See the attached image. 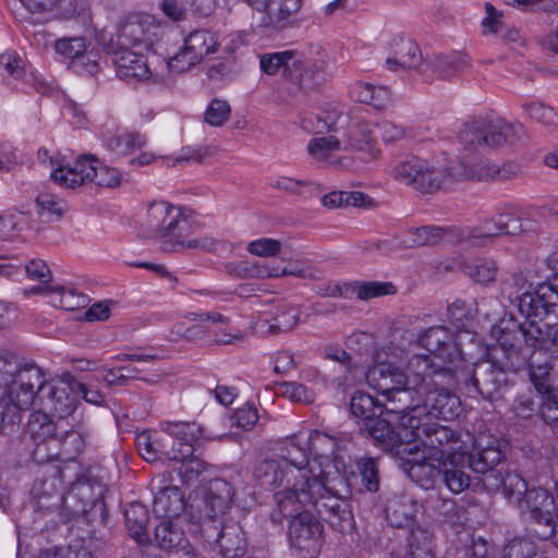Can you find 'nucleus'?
<instances>
[{
  "mask_svg": "<svg viewBox=\"0 0 558 558\" xmlns=\"http://www.w3.org/2000/svg\"><path fill=\"white\" fill-rule=\"evenodd\" d=\"M351 436L313 430L287 438L280 449V461L295 477L293 488L303 490L322 476L327 469L345 470L351 462Z\"/></svg>",
  "mask_w": 558,
  "mask_h": 558,
  "instance_id": "1",
  "label": "nucleus"
},
{
  "mask_svg": "<svg viewBox=\"0 0 558 558\" xmlns=\"http://www.w3.org/2000/svg\"><path fill=\"white\" fill-rule=\"evenodd\" d=\"M233 497L234 489L229 482L214 478L192 498L191 518L199 525L204 539L218 548L222 558H256L245 557L247 545L241 526L223 521Z\"/></svg>",
  "mask_w": 558,
  "mask_h": 558,
  "instance_id": "2",
  "label": "nucleus"
},
{
  "mask_svg": "<svg viewBox=\"0 0 558 558\" xmlns=\"http://www.w3.org/2000/svg\"><path fill=\"white\" fill-rule=\"evenodd\" d=\"M432 365L423 360H414L412 383L417 386L415 402L403 415L432 416V418L451 420L458 416L460 399L453 390L461 386L458 369L446 371L444 367L428 373Z\"/></svg>",
  "mask_w": 558,
  "mask_h": 558,
  "instance_id": "3",
  "label": "nucleus"
},
{
  "mask_svg": "<svg viewBox=\"0 0 558 558\" xmlns=\"http://www.w3.org/2000/svg\"><path fill=\"white\" fill-rule=\"evenodd\" d=\"M554 325H545V329L536 320L519 323L512 317H502L490 330L497 345L490 349L489 355L499 364L508 368L520 367L536 347L558 342L549 335Z\"/></svg>",
  "mask_w": 558,
  "mask_h": 558,
  "instance_id": "4",
  "label": "nucleus"
},
{
  "mask_svg": "<svg viewBox=\"0 0 558 558\" xmlns=\"http://www.w3.org/2000/svg\"><path fill=\"white\" fill-rule=\"evenodd\" d=\"M74 377L65 375L59 380L47 381L40 367L33 363L23 364L13 387L19 395L28 392L29 403L25 411L40 408L50 411L59 418L69 416L77 405V398L72 387Z\"/></svg>",
  "mask_w": 558,
  "mask_h": 558,
  "instance_id": "5",
  "label": "nucleus"
},
{
  "mask_svg": "<svg viewBox=\"0 0 558 558\" xmlns=\"http://www.w3.org/2000/svg\"><path fill=\"white\" fill-rule=\"evenodd\" d=\"M146 228L156 236L163 239L162 250L178 252L184 248L216 252L221 242L210 238L186 239L189 221L179 207L166 202H153L147 208Z\"/></svg>",
  "mask_w": 558,
  "mask_h": 558,
  "instance_id": "6",
  "label": "nucleus"
},
{
  "mask_svg": "<svg viewBox=\"0 0 558 558\" xmlns=\"http://www.w3.org/2000/svg\"><path fill=\"white\" fill-rule=\"evenodd\" d=\"M416 359L427 362L424 357L411 356L408 360V374H405L393 362L383 360L381 354L377 352L375 364L366 373V380L369 387L384 396L387 402L391 403V407L387 410L401 414V416L409 411L417 397L416 389L418 385L412 383L414 377L412 363Z\"/></svg>",
  "mask_w": 558,
  "mask_h": 558,
  "instance_id": "7",
  "label": "nucleus"
},
{
  "mask_svg": "<svg viewBox=\"0 0 558 558\" xmlns=\"http://www.w3.org/2000/svg\"><path fill=\"white\" fill-rule=\"evenodd\" d=\"M347 470L327 469L322 476L311 483L300 496L313 508L320 519L331 527L344 533L353 526V514L349 502L338 495V486L343 483Z\"/></svg>",
  "mask_w": 558,
  "mask_h": 558,
  "instance_id": "8",
  "label": "nucleus"
},
{
  "mask_svg": "<svg viewBox=\"0 0 558 558\" xmlns=\"http://www.w3.org/2000/svg\"><path fill=\"white\" fill-rule=\"evenodd\" d=\"M302 499L300 492L295 489L279 490L275 494L280 514L290 518L288 537L291 547L301 551H316L322 543L323 524Z\"/></svg>",
  "mask_w": 558,
  "mask_h": 558,
  "instance_id": "9",
  "label": "nucleus"
},
{
  "mask_svg": "<svg viewBox=\"0 0 558 558\" xmlns=\"http://www.w3.org/2000/svg\"><path fill=\"white\" fill-rule=\"evenodd\" d=\"M432 418V416H401V423L408 428L405 436H410V448L412 452L420 446L430 450H437L442 456L459 454L471 446L472 434L462 430H454Z\"/></svg>",
  "mask_w": 558,
  "mask_h": 558,
  "instance_id": "10",
  "label": "nucleus"
},
{
  "mask_svg": "<svg viewBox=\"0 0 558 558\" xmlns=\"http://www.w3.org/2000/svg\"><path fill=\"white\" fill-rule=\"evenodd\" d=\"M555 488L557 499L556 522H554L551 515L555 508V498L544 488H527L522 498H519L518 507L530 535L543 541L551 538L553 544L558 548V482H556Z\"/></svg>",
  "mask_w": 558,
  "mask_h": 558,
  "instance_id": "11",
  "label": "nucleus"
},
{
  "mask_svg": "<svg viewBox=\"0 0 558 558\" xmlns=\"http://www.w3.org/2000/svg\"><path fill=\"white\" fill-rule=\"evenodd\" d=\"M447 158L438 157L432 160L423 159L414 155H407L398 160L391 170L392 177L414 189L430 193L439 189L448 187L449 175H459V172L447 173ZM458 169H452L457 171Z\"/></svg>",
  "mask_w": 558,
  "mask_h": 558,
  "instance_id": "12",
  "label": "nucleus"
},
{
  "mask_svg": "<svg viewBox=\"0 0 558 558\" xmlns=\"http://www.w3.org/2000/svg\"><path fill=\"white\" fill-rule=\"evenodd\" d=\"M325 61L312 60L301 51L286 50L260 58V69L268 75L282 71L283 75L301 88H313L324 80Z\"/></svg>",
  "mask_w": 558,
  "mask_h": 558,
  "instance_id": "13",
  "label": "nucleus"
},
{
  "mask_svg": "<svg viewBox=\"0 0 558 558\" xmlns=\"http://www.w3.org/2000/svg\"><path fill=\"white\" fill-rule=\"evenodd\" d=\"M50 177L60 186L66 189H75L87 183L114 189L122 180L121 172L117 168L105 165L93 155L81 156L72 165L58 166Z\"/></svg>",
  "mask_w": 558,
  "mask_h": 558,
  "instance_id": "14",
  "label": "nucleus"
},
{
  "mask_svg": "<svg viewBox=\"0 0 558 558\" xmlns=\"http://www.w3.org/2000/svg\"><path fill=\"white\" fill-rule=\"evenodd\" d=\"M525 136L521 123L502 119H480L466 123L459 133V142L465 149L477 150L482 147H502L514 145Z\"/></svg>",
  "mask_w": 558,
  "mask_h": 558,
  "instance_id": "15",
  "label": "nucleus"
},
{
  "mask_svg": "<svg viewBox=\"0 0 558 558\" xmlns=\"http://www.w3.org/2000/svg\"><path fill=\"white\" fill-rule=\"evenodd\" d=\"M415 343L427 351L424 354H413L427 360L432 365L428 373L445 368L456 371L463 364L462 353L457 335L442 325L432 326L417 332Z\"/></svg>",
  "mask_w": 558,
  "mask_h": 558,
  "instance_id": "16",
  "label": "nucleus"
},
{
  "mask_svg": "<svg viewBox=\"0 0 558 558\" xmlns=\"http://www.w3.org/2000/svg\"><path fill=\"white\" fill-rule=\"evenodd\" d=\"M505 365L497 366L490 362H483L475 366L464 362L458 368L461 386L468 393L477 392L485 400L495 401L501 397L507 386Z\"/></svg>",
  "mask_w": 558,
  "mask_h": 558,
  "instance_id": "17",
  "label": "nucleus"
},
{
  "mask_svg": "<svg viewBox=\"0 0 558 558\" xmlns=\"http://www.w3.org/2000/svg\"><path fill=\"white\" fill-rule=\"evenodd\" d=\"M462 452L450 454L444 462L436 466L424 458V461H415L410 468V475L412 477H420L426 475L429 480L440 477L441 482L453 494H460L469 488L471 484V476L466 473L465 468H469V462H462Z\"/></svg>",
  "mask_w": 558,
  "mask_h": 558,
  "instance_id": "18",
  "label": "nucleus"
},
{
  "mask_svg": "<svg viewBox=\"0 0 558 558\" xmlns=\"http://www.w3.org/2000/svg\"><path fill=\"white\" fill-rule=\"evenodd\" d=\"M447 173L451 174L452 169H458V175H449L448 187L456 181L472 179L482 182L488 181H510L517 179L521 174V167L513 161L502 162L501 165L495 163L487 159H481L471 166H465L459 159L447 158Z\"/></svg>",
  "mask_w": 558,
  "mask_h": 558,
  "instance_id": "19",
  "label": "nucleus"
},
{
  "mask_svg": "<svg viewBox=\"0 0 558 558\" xmlns=\"http://www.w3.org/2000/svg\"><path fill=\"white\" fill-rule=\"evenodd\" d=\"M162 33V27L150 16L131 15L119 25L116 37L109 44L117 48L149 50L159 41Z\"/></svg>",
  "mask_w": 558,
  "mask_h": 558,
  "instance_id": "20",
  "label": "nucleus"
},
{
  "mask_svg": "<svg viewBox=\"0 0 558 558\" xmlns=\"http://www.w3.org/2000/svg\"><path fill=\"white\" fill-rule=\"evenodd\" d=\"M218 47V38L215 33L206 29L193 31L185 37L179 52L167 61V68L175 73L189 71L207 56L215 53Z\"/></svg>",
  "mask_w": 558,
  "mask_h": 558,
  "instance_id": "21",
  "label": "nucleus"
},
{
  "mask_svg": "<svg viewBox=\"0 0 558 558\" xmlns=\"http://www.w3.org/2000/svg\"><path fill=\"white\" fill-rule=\"evenodd\" d=\"M160 429L170 436L173 441L166 451L167 459L191 458L195 451V442L205 438V430L196 422L165 421L159 424Z\"/></svg>",
  "mask_w": 558,
  "mask_h": 558,
  "instance_id": "22",
  "label": "nucleus"
},
{
  "mask_svg": "<svg viewBox=\"0 0 558 558\" xmlns=\"http://www.w3.org/2000/svg\"><path fill=\"white\" fill-rule=\"evenodd\" d=\"M510 302L527 320H542L553 307L558 305V290L550 284H538L534 292L509 293Z\"/></svg>",
  "mask_w": 558,
  "mask_h": 558,
  "instance_id": "23",
  "label": "nucleus"
},
{
  "mask_svg": "<svg viewBox=\"0 0 558 558\" xmlns=\"http://www.w3.org/2000/svg\"><path fill=\"white\" fill-rule=\"evenodd\" d=\"M400 421V430H397L386 418L376 416L363 423L362 430L366 432L375 442L386 451L395 452L396 454L412 453L410 448L411 438L405 436L408 429Z\"/></svg>",
  "mask_w": 558,
  "mask_h": 558,
  "instance_id": "24",
  "label": "nucleus"
},
{
  "mask_svg": "<svg viewBox=\"0 0 558 558\" xmlns=\"http://www.w3.org/2000/svg\"><path fill=\"white\" fill-rule=\"evenodd\" d=\"M108 52L112 57L117 75L126 83H136L157 77L150 70L143 51L128 48H117L113 44L108 45Z\"/></svg>",
  "mask_w": 558,
  "mask_h": 558,
  "instance_id": "25",
  "label": "nucleus"
},
{
  "mask_svg": "<svg viewBox=\"0 0 558 558\" xmlns=\"http://www.w3.org/2000/svg\"><path fill=\"white\" fill-rule=\"evenodd\" d=\"M505 458L497 440L486 439L484 436L474 438L472 435V442L470 447L462 451V462H469V468L476 473H481L486 477L492 471H499L496 466Z\"/></svg>",
  "mask_w": 558,
  "mask_h": 558,
  "instance_id": "26",
  "label": "nucleus"
},
{
  "mask_svg": "<svg viewBox=\"0 0 558 558\" xmlns=\"http://www.w3.org/2000/svg\"><path fill=\"white\" fill-rule=\"evenodd\" d=\"M62 481L63 473L58 465H44L41 477L35 480L31 490L32 497L36 500L34 507L38 510H50L62 505Z\"/></svg>",
  "mask_w": 558,
  "mask_h": 558,
  "instance_id": "27",
  "label": "nucleus"
},
{
  "mask_svg": "<svg viewBox=\"0 0 558 558\" xmlns=\"http://www.w3.org/2000/svg\"><path fill=\"white\" fill-rule=\"evenodd\" d=\"M104 498V486L98 482L80 478L74 482L62 497V506L71 515L87 513Z\"/></svg>",
  "mask_w": 558,
  "mask_h": 558,
  "instance_id": "28",
  "label": "nucleus"
},
{
  "mask_svg": "<svg viewBox=\"0 0 558 558\" xmlns=\"http://www.w3.org/2000/svg\"><path fill=\"white\" fill-rule=\"evenodd\" d=\"M317 293L331 298H351L355 294L357 299L367 301L373 298L395 294L396 288L391 282L354 281L343 284L328 283L324 287H318Z\"/></svg>",
  "mask_w": 558,
  "mask_h": 558,
  "instance_id": "29",
  "label": "nucleus"
},
{
  "mask_svg": "<svg viewBox=\"0 0 558 558\" xmlns=\"http://www.w3.org/2000/svg\"><path fill=\"white\" fill-rule=\"evenodd\" d=\"M185 319L175 324L172 332L190 341L204 339L213 327L228 322V317L218 312L190 313Z\"/></svg>",
  "mask_w": 558,
  "mask_h": 558,
  "instance_id": "30",
  "label": "nucleus"
},
{
  "mask_svg": "<svg viewBox=\"0 0 558 558\" xmlns=\"http://www.w3.org/2000/svg\"><path fill=\"white\" fill-rule=\"evenodd\" d=\"M521 230L519 218L511 211H504L484 221L481 228L468 231L461 240H490L502 234H517Z\"/></svg>",
  "mask_w": 558,
  "mask_h": 558,
  "instance_id": "31",
  "label": "nucleus"
},
{
  "mask_svg": "<svg viewBox=\"0 0 558 558\" xmlns=\"http://www.w3.org/2000/svg\"><path fill=\"white\" fill-rule=\"evenodd\" d=\"M483 486L489 492H501L509 500L517 504L527 489L525 480L517 472L500 469L483 477Z\"/></svg>",
  "mask_w": 558,
  "mask_h": 558,
  "instance_id": "32",
  "label": "nucleus"
},
{
  "mask_svg": "<svg viewBox=\"0 0 558 558\" xmlns=\"http://www.w3.org/2000/svg\"><path fill=\"white\" fill-rule=\"evenodd\" d=\"M254 478L260 487L268 489L293 488L295 477L280 460H264L254 470Z\"/></svg>",
  "mask_w": 558,
  "mask_h": 558,
  "instance_id": "33",
  "label": "nucleus"
},
{
  "mask_svg": "<svg viewBox=\"0 0 558 558\" xmlns=\"http://www.w3.org/2000/svg\"><path fill=\"white\" fill-rule=\"evenodd\" d=\"M54 50L58 54L71 59L75 66H82L89 74L99 69L92 52H86V41L83 37H64L56 40Z\"/></svg>",
  "mask_w": 558,
  "mask_h": 558,
  "instance_id": "34",
  "label": "nucleus"
},
{
  "mask_svg": "<svg viewBox=\"0 0 558 558\" xmlns=\"http://www.w3.org/2000/svg\"><path fill=\"white\" fill-rule=\"evenodd\" d=\"M434 533L425 525L410 529L402 558H436Z\"/></svg>",
  "mask_w": 558,
  "mask_h": 558,
  "instance_id": "35",
  "label": "nucleus"
},
{
  "mask_svg": "<svg viewBox=\"0 0 558 558\" xmlns=\"http://www.w3.org/2000/svg\"><path fill=\"white\" fill-rule=\"evenodd\" d=\"M386 65L390 71L402 68L418 70L422 74H426V61L423 62L420 47L411 39H401L397 44L393 56L386 60Z\"/></svg>",
  "mask_w": 558,
  "mask_h": 558,
  "instance_id": "36",
  "label": "nucleus"
},
{
  "mask_svg": "<svg viewBox=\"0 0 558 558\" xmlns=\"http://www.w3.org/2000/svg\"><path fill=\"white\" fill-rule=\"evenodd\" d=\"M186 508L187 504L184 500L183 494L175 486L161 488L156 494L153 502L155 515L163 518V520L178 518ZM189 508L191 509V504Z\"/></svg>",
  "mask_w": 558,
  "mask_h": 558,
  "instance_id": "37",
  "label": "nucleus"
},
{
  "mask_svg": "<svg viewBox=\"0 0 558 558\" xmlns=\"http://www.w3.org/2000/svg\"><path fill=\"white\" fill-rule=\"evenodd\" d=\"M350 95L355 101L366 104L377 110L387 109L392 104L390 89L383 85L355 82L350 87Z\"/></svg>",
  "mask_w": 558,
  "mask_h": 558,
  "instance_id": "38",
  "label": "nucleus"
},
{
  "mask_svg": "<svg viewBox=\"0 0 558 558\" xmlns=\"http://www.w3.org/2000/svg\"><path fill=\"white\" fill-rule=\"evenodd\" d=\"M28 392L19 395L13 387H9L4 395L0 397V435L5 425H13L21 420V413L25 412V407L29 403Z\"/></svg>",
  "mask_w": 558,
  "mask_h": 558,
  "instance_id": "39",
  "label": "nucleus"
},
{
  "mask_svg": "<svg viewBox=\"0 0 558 558\" xmlns=\"http://www.w3.org/2000/svg\"><path fill=\"white\" fill-rule=\"evenodd\" d=\"M423 506L408 496H395L388 500L386 515L391 525L402 527L409 525Z\"/></svg>",
  "mask_w": 558,
  "mask_h": 558,
  "instance_id": "40",
  "label": "nucleus"
},
{
  "mask_svg": "<svg viewBox=\"0 0 558 558\" xmlns=\"http://www.w3.org/2000/svg\"><path fill=\"white\" fill-rule=\"evenodd\" d=\"M469 66L464 54H438L426 61V73L430 70L438 78H450Z\"/></svg>",
  "mask_w": 558,
  "mask_h": 558,
  "instance_id": "41",
  "label": "nucleus"
},
{
  "mask_svg": "<svg viewBox=\"0 0 558 558\" xmlns=\"http://www.w3.org/2000/svg\"><path fill=\"white\" fill-rule=\"evenodd\" d=\"M459 268L473 281L480 284H489L495 281L498 274V266L494 259L477 257L460 263Z\"/></svg>",
  "mask_w": 558,
  "mask_h": 558,
  "instance_id": "42",
  "label": "nucleus"
},
{
  "mask_svg": "<svg viewBox=\"0 0 558 558\" xmlns=\"http://www.w3.org/2000/svg\"><path fill=\"white\" fill-rule=\"evenodd\" d=\"M124 520L130 535L140 544L148 538L147 524L149 521L147 509L140 502L129 505L124 510Z\"/></svg>",
  "mask_w": 558,
  "mask_h": 558,
  "instance_id": "43",
  "label": "nucleus"
},
{
  "mask_svg": "<svg viewBox=\"0 0 558 558\" xmlns=\"http://www.w3.org/2000/svg\"><path fill=\"white\" fill-rule=\"evenodd\" d=\"M60 456L66 460H74L85 448V440L81 433L64 428L61 423L58 434L50 441Z\"/></svg>",
  "mask_w": 558,
  "mask_h": 558,
  "instance_id": "44",
  "label": "nucleus"
},
{
  "mask_svg": "<svg viewBox=\"0 0 558 558\" xmlns=\"http://www.w3.org/2000/svg\"><path fill=\"white\" fill-rule=\"evenodd\" d=\"M33 412L27 423V433L33 441L49 440L54 438L60 429L61 423H54L45 412L44 409Z\"/></svg>",
  "mask_w": 558,
  "mask_h": 558,
  "instance_id": "45",
  "label": "nucleus"
},
{
  "mask_svg": "<svg viewBox=\"0 0 558 558\" xmlns=\"http://www.w3.org/2000/svg\"><path fill=\"white\" fill-rule=\"evenodd\" d=\"M226 271L239 279H267L277 274L270 272V266L260 262L235 260L225 265Z\"/></svg>",
  "mask_w": 558,
  "mask_h": 558,
  "instance_id": "46",
  "label": "nucleus"
},
{
  "mask_svg": "<svg viewBox=\"0 0 558 558\" xmlns=\"http://www.w3.org/2000/svg\"><path fill=\"white\" fill-rule=\"evenodd\" d=\"M146 142V137L141 133L130 132L107 138L106 146L116 156L124 157L134 154L137 149L143 148Z\"/></svg>",
  "mask_w": 558,
  "mask_h": 558,
  "instance_id": "47",
  "label": "nucleus"
},
{
  "mask_svg": "<svg viewBox=\"0 0 558 558\" xmlns=\"http://www.w3.org/2000/svg\"><path fill=\"white\" fill-rule=\"evenodd\" d=\"M155 541L158 547L169 551L183 548L186 542L183 531L171 520H162L155 527Z\"/></svg>",
  "mask_w": 558,
  "mask_h": 558,
  "instance_id": "48",
  "label": "nucleus"
},
{
  "mask_svg": "<svg viewBox=\"0 0 558 558\" xmlns=\"http://www.w3.org/2000/svg\"><path fill=\"white\" fill-rule=\"evenodd\" d=\"M348 145L352 149L366 153L369 158H375L378 154L375 136L367 123H360L350 131Z\"/></svg>",
  "mask_w": 558,
  "mask_h": 558,
  "instance_id": "49",
  "label": "nucleus"
},
{
  "mask_svg": "<svg viewBox=\"0 0 558 558\" xmlns=\"http://www.w3.org/2000/svg\"><path fill=\"white\" fill-rule=\"evenodd\" d=\"M135 445L142 458L148 462L156 461L159 456L166 457V451L169 450V447L149 430L137 434Z\"/></svg>",
  "mask_w": 558,
  "mask_h": 558,
  "instance_id": "50",
  "label": "nucleus"
},
{
  "mask_svg": "<svg viewBox=\"0 0 558 558\" xmlns=\"http://www.w3.org/2000/svg\"><path fill=\"white\" fill-rule=\"evenodd\" d=\"M384 405L378 403L371 395L357 391L351 399V412L364 422L375 418L383 413Z\"/></svg>",
  "mask_w": 558,
  "mask_h": 558,
  "instance_id": "51",
  "label": "nucleus"
},
{
  "mask_svg": "<svg viewBox=\"0 0 558 558\" xmlns=\"http://www.w3.org/2000/svg\"><path fill=\"white\" fill-rule=\"evenodd\" d=\"M523 109L530 119L542 125L548 132L557 130L558 114L553 107L534 101L523 105Z\"/></svg>",
  "mask_w": 558,
  "mask_h": 558,
  "instance_id": "52",
  "label": "nucleus"
},
{
  "mask_svg": "<svg viewBox=\"0 0 558 558\" xmlns=\"http://www.w3.org/2000/svg\"><path fill=\"white\" fill-rule=\"evenodd\" d=\"M50 303L54 307L65 311H74L80 307H85L88 303V296L84 293L76 292L73 289L54 286Z\"/></svg>",
  "mask_w": 558,
  "mask_h": 558,
  "instance_id": "53",
  "label": "nucleus"
},
{
  "mask_svg": "<svg viewBox=\"0 0 558 558\" xmlns=\"http://www.w3.org/2000/svg\"><path fill=\"white\" fill-rule=\"evenodd\" d=\"M23 364L20 363L17 356L5 350H0V389L4 395L13 380L17 378Z\"/></svg>",
  "mask_w": 558,
  "mask_h": 558,
  "instance_id": "54",
  "label": "nucleus"
},
{
  "mask_svg": "<svg viewBox=\"0 0 558 558\" xmlns=\"http://www.w3.org/2000/svg\"><path fill=\"white\" fill-rule=\"evenodd\" d=\"M37 214L45 222L61 219L64 213L63 202L52 194H40L36 198Z\"/></svg>",
  "mask_w": 558,
  "mask_h": 558,
  "instance_id": "55",
  "label": "nucleus"
},
{
  "mask_svg": "<svg viewBox=\"0 0 558 558\" xmlns=\"http://www.w3.org/2000/svg\"><path fill=\"white\" fill-rule=\"evenodd\" d=\"M300 8L301 0H271L266 9L269 24L275 26L280 25L288 20L290 15L296 13Z\"/></svg>",
  "mask_w": 558,
  "mask_h": 558,
  "instance_id": "56",
  "label": "nucleus"
},
{
  "mask_svg": "<svg viewBox=\"0 0 558 558\" xmlns=\"http://www.w3.org/2000/svg\"><path fill=\"white\" fill-rule=\"evenodd\" d=\"M64 0H20L25 9L31 13L37 14H54L62 17H70L74 14L75 9L61 10Z\"/></svg>",
  "mask_w": 558,
  "mask_h": 558,
  "instance_id": "57",
  "label": "nucleus"
},
{
  "mask_svg": "<svg viewBox=\"0 0 558 558\" xmlns=\"http://www.w3.org/2000/svg\"><path fill=\"white\" fill-rule=\"evenodd\" d=\"M356 466L363 487L371 493H376L379 489V473L376 460L374 458H362L357 460Z\"/></svg>",
  "mask_w": 558,
  "mask_h": 558,
  "instance_id": "58",
  "label": "nucleus"
},
{
  "mask_svg": "<svg viewBox=\"0 0 558 558\" xmlns=\"http://www.w3.org/2000/svg\"><path fill=\"white\" fill-rule=\"evenodd\" d=\"M341 148L340 140L335 136L315 137L307 145L308 154L316 160H327L333 151Z\"/></svg>",
  "mask_w": 558,
  "mask_h": 558,
  "instance_id": "59",
  "label": "nucleus"
},
{
  "mask_svg": "<svg viewBox=\"0 0 558 558\" xmlns=\"http://www.w3.org/2000/svg\"><path fill=\"white\" fill-rule=\"evenodd\" d=\"M37 558H93V555L81 541H74L68 547L45 549Z\"/></svg>",
  "mask_w": 558,
  "mask_h": 558,
  "instance_id": "60",
  "label": "nucleus"
},
{
  "mask_svg": "<svg viewBox=\"0 0 558 558\" xmlns=\"http://www.w3.org/2000/svg\"><path fill=\"white\" fill-rule=\"evenodd\" d=\"M541 398L539 414L543 421L550 426L551 430L558 434V385L555 390Z\"/></svg>",
  "mask_w": 558,
  "mask_h": 558,
  "instance_id": "61",
  "label": "nucleus"
},
{
  "mask_svg": "<svg viewBox=\"0 0 558 558\" xmlns=\"http://www.w3.org/2000/svg\"><path fill=\"white\" fill-rule=\"evenodd\" d=\"M550 369L551 366L547 362L544 364H535L533 361L530 364L531 381L541 397L548 395L556 388V386L549 383Z\"/></svg>",
  "mask_w": 558,
  "mask_h": 558,
  "instance_id": "62",
  "label": "nucleus"
},
{
  "mask_svg": "<svg viewBox=\"0 0 558 558\" xmlns=\"http://www.w3.org/2000/svg\"><path fill=\"white\" fill-rule=\"evenodd\" d=\"M171 460L180 462V466L177 472L182 484H191L195 482L205 470V462L194 454L191 458Z\"/></svg>",
  "mask_w": 558,
  "mask_h": 558,
  "instance_id": "63",
  "label": "nucleus"
},
{
  "mask_svg": "<svg viewBox=\"0 0 558 558\" xmlns=\"http://www.w3.org/2000/svg\"><path fill=\"white\" fill-rule=\"evenodd\" d=\"M272 324L277 332L290 331L299 320V311L295 307L280 304L276 313L271 314Z\"/></svg>",
  "mask_w": 558,
  "mask_h": 558,
  "instance_id": "64",
  "label": "nucleus"
}]
</instances>
